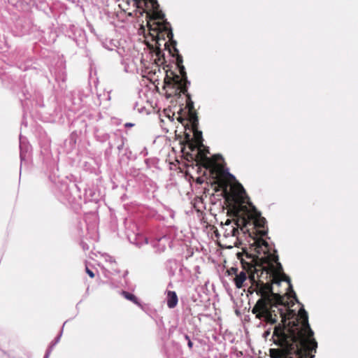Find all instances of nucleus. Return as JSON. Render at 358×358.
<instances>
[{"instance_id": "obj_24", "label": "nucleus", "mask_w": 358, "mask_h": 358, "mask_svg": "<svg viewBox=\"0 0 358 358\" xmlns=\"http://www.w3.org/2000/svg\"><path fill=\"white\" fill-rule=\"evenodd\" d=\"M134 125V124H133V123H130V122H128V123H126V124H125V127H133Z\"/></svg>"}, {"instance_id": "obj_13", "label": "nucleus", "mask_w": 358, "mask_h": 358, "mask_svg": "<svg viewBox=\"0 0 358 358\" xmlns=\"http://www.w3.org/2000/svg\"><path fill=\"white\" fill-rule=\"evenodd\" d=\"M192 130L193 131V138L192 140L199 145L200 154L202 150L201 148L203 147L202 132L198 130V126H196L195 129L194 127H192Z\"/></svg>"}, {"instance_id": "obj_10", "label": "nucleus", "mask_w": 358, "mask_h": 358, "mask_svg": "<svg viewBox=\"0 0 358 358\" xmlns=\"http://www.w3.org/2000/svg\"><path fill=\"white\" fill-rule=\"evenodd\" d=\"M175 56L176 57V64L179 69L180 73L181 76H180V82L188 85L190 84V82L187 80V73L185 71V66L182 64L183 60L181 55L178 52H174Z\"/></svg>"}, {"instance_id": "obj_15", "label": "nucleus", "mask_w": 358, "mask_h": 358, "mask_svg": "<svg viewBox=\"0 0 358 358\" xmlns=\"http://www.w3.org/2000/svg\"><path fill=\"white\" fill-rule=\"evenodd\" d=\"M178 299L176 293L173 291L167 292V306L170 308H175L178 304Z\"/></svg>"}, {"instance_id": "obj_6", "label": "nucleus", "mask_w": 358, "mask_h": 358, "mask_svg": "<svg viewBox=\"0 0 358 358\" xmlns=\"http://www.w3.org/2000/svg\"><path fill=\"white\" fill-rule=\"evenodd\" d=\"M210 173L215 176V183L222 189L226 202L230 203V201L228 199L232 191V187L234 185L241 184L236 180L234 175L225 169L222 164L215 162L210 171Z\"/></svg>"}, {"instance_id": "obj_19", "label": "nucleus", "mask_w": 358, "mask_h": 358, "mask_svg": "<svg viewBox=\"0 0 358 358\" xmlns=\"http://www.w3.org/2000/svg\"><path fill=\"white\" fill-rule=\"evenodd\" d=\"M184 94L187 97L186 106H187V108L188 110H195L194 106V103H193V101L191 99L190 94L187 92L186 94Z\"/></svg>"}, {"instance_id": "obj_7", "label": "nucleus", "mask_w": 358, "mask_h": 358, "mask_svg": "<svg viewBox=\"0 0 358 358\" xmlns=\"http://www.w3.org/2000/svg\"><path fill=\"white\" fill-rule=\"evenodd\" d=\"M164 90L166 91V96L168 98L173 96H180L181 94H186L187 85L180 82V76L173 71L166 74L164 80Z\"/></svg>"}, {"instance_id": "obj_4", "label": "nucleus", "mask_w": 358, "mask_h": 358, "mask_svg": "<svg viewBox=\"0 0 358 358\" xmlns=\"http://www.w3.org/2000/svg\"><path fill=\"white\" fill-rule=\"evenodd\" d=\"M271 295H272L271 294ZM280 299L271 296L268 297V304H266V310H259V312L254 313L253 308L252 313L255 315L256 317L259 320H264L267 324H275L278 317L281 318V326L289 327L295 322H297L299 326L302 324V319L298 314L297 317L292 322L287 321L293 318L295 316V313L293 310L289 308V303L285 301V296L279 293Z\"/></svg>"}, {"instance_id": "obj_21", "label": "nucleus", "mask_w": 358, "mask_h": 358, "mask_svg": "<svg viewBox=\"0 0 358 358\" xmlns=\"http://www.w3.org/2000/svg\"><path fill=\"white\" fill-rule=\"evenodd\" d=\"M229 275H236L238 273V268L235 267H231L228 270Z\"/></svg>"}, {"instance_id": "obj_12", "label": "nucleus", "mask_w": 358, "mask_h": 358, "mask_svg": "<svg viewBox=\"0 0 358 358\" xmlns=\"http://www.w3.org/2000/svg\"><path fill=\"white\" fill-rule=\"evenodd\" d=\"M308 350L306 351V354L303 353L301 355H296V354H285L282 358H313L315 356L313 355V352H316L317 348L312 347V345H308Z\"/></svg>"}, {"instance_id": "obj_11", "label": "nucleus", "mask_w": 358, "mask_h": 358, "mask_svg": "<svg viewBox=\"0 0 358 358\" xmlns=\"http://www.w3.org/2000/svg\"><path fill=\"white\" fill-rule=\"evenodd\" d=\"M198 157H200V161L203 166L205 167L206 169H210V171L212 170L215 163L216 162V160L218 158L221 157V156L219 155H215L213 156L212 158L208 157L203 153V150H201L200 154L199 152H198Z\"/></svg>"}, {"instance_id": "obj_2", "label": "nucleus", "mask_w": 358, "mask_h": 358, "mask_svg": "<svg viewBox=\"0 0 358 358\" xmlns=\"http://www.w3.org/2000/svg\"><path fill=\"white\" fill-rule=\"evenodd\" d=\"M299 315L302 319L301 326L295 322L289 327L280 324L275 327L273 334V343L280 348L270 350L271 358H281L285 354H304V351L308 350L310 345L313 348H317V343L313 338L314 332L308 323L307 312L301 308Z\"/></svg>"}, {"instance_id": "obj_17", "label": "nucleus", "mask_w": 358, "mask_h": 358, "mask_svg": "<svg viewBox=\"0 0 358 358\" xmlns=\"http://www.w3.org/2000/svg\"><path fill=\"white\" fill-rule=\"evenodd\" d=\"M122 295L127 299L132 301L133 303H136V304H139L138 301V299L136 298V296L128 292H126V291H122Z\"/></svg>"}, {"instance_id": "obj_8", "label": "nucleus", "mask_w": 358, "mask_h": 358, "mask_svg": "<svg viewBox=\"0 0 358 358\" xmlns=\"http://www.w3.org/2000/svg\"><path fill=\"white\" fill-rule=\"evenodd\" d=\"M134 4L138 8H141L145 12L146 10L152 11V13L147 12V17H149V20L147 22L148 27V22L152 24L156 20H163L164 18V14L162 11L159 10V5L157 0H133Z\"/></svg>"}, {"instance_id": "obj_3", "label": "nucleus", "mask_w": 358, "mask_h": 358, "mask_svg": "<svg viewBox=\"0 0 358 358\" xmlns=\"http://www.w3.org/2000/svg\"><path fill=\"white\" fill-rule=\"evenodd\" d=\"M228 199L230 201L229 206L231 212L235 216L241 217L243 226L245 228L248 224L252 223L254 228L256 229L255 236L259 237H255L253 243L259 238L263 239L262 237L268 233V230L264 229L266 220L250 201L243 185H234Z\"/></svg>"}, {"instance_id": "obj_25", "label": "nucleus", "mask_w": 358, "mask_h": 358, "mask_svg": "<svg viewBox=\"0 0 358 358\" xmlns=\"http://www.w3.org/2000/svg\"><path fill=\"white\" fill-rule=\"evenodd\" d=\"M185 338L187 341H189V339H190L188 335H185Z\"/></svg>"}, {"instance_id": "obj_1", "label": "nucleus", "mask_w": 358, "mask_h": 358, "mask_svg": "<svg viewBox=\"0 0 358 358\" xmlns=\"http://www.w3.org/2000/svg\"><path fill=\"white\" fill-rule=\"evenodd\" d=\"M251 250L255 254L248 253L246 250L238 252L237 257L240 259L243 269L248 273V278L252 285L258 286L257 294L260 296L253 307V312L266 310L268 297L274 296L280 299L279 293L273 290V285H280L282 281L288 284L287 289L291 292L287 293L288 299L296 296L293 290L291 280L284 272L281 264L278 262L276 251L271 252V246L264 239L259 238L255 243L250 245Z\"/></svg>"}, {"instance_id": "obj_14", "label": "nucleus", "mask_w": 358, "mask_h": 358, "mask_svg": "<svg viewBox=\"0 0 358 358\" xmlns=\"http://www.w3.org/2000/svg\"><path fill=\"white\" fill-rule=\"evenodd\" d=\"M248 278V273L243 269V271H241L239 273L236 275L234 278V283L237 288L240 289L244 286V282Z\"/></svg>"}, {"instance_id": "obj_22", "label": "nucleus", "mask_w": 358, "mask_h": 358, "mask_svg": "<svg viewBox=\"0 0 358 358\" xmlns=\"http://www.w3.org/2000/svg\"><path fill=\"white\" fill-rule=\"evenodd\" d=\"M85 271L91 278H94L95 275H94V272L92 270H90L87 266H86V268H85Z\"/></svg>"}, {"instance_id": "obj_18", "label": "nucleus", "mask_w": 358, "mask_h": 358, "mask_svg": "<svg viewBox=\"0 0 358 358\" xmlns=\"http://www.w3.org/2000/svg\"><path fill=\"white\" fill-rule=\"evenodd\" d=\"M185 138L187 140L188 148L191 151H194L196 148L199 149V145H197L196 143H194L191 140L189 134H186Z\"/></svg>"}, {"instance_id": "obj_26", "label": "nucleus", "mask_w": 358, "mask_h": 358, "mask_svg": "<svg viewBox=\"0 0 358 358\" xmlns=\"http://www.w3.org/2000/svg\"><path fill=\"white\" fill-rule=\"evenodd\" d=\"M281 358H282V357H281Z\"/></svg>"}, {"instance_id": "obj_16", "label": "nucleus", "mask_w": 358, "mask_h": 358, "mask_svg": "<svg viewBox=\"0 0 358 358\" xmlns=\"http://www.w3.org/2000/svg\"><path fill=\"white\" fill-rule=\"evenodd\" d=\"M188 120L192 127L195 129L196 126H199V118L196 110H188Z\"/></svg>"}, {"instance_id": "obj_9", "label": "nucleus", "mask_w": 358, "mask_h": 358, "mask_svg": "<svg viewBox=\"0 0 358 358\" xmlns=\"http://www.w3.org/2000/svg\"><path fill=\"white\" fill-rule=\"evenodd\" d=\"M228 214L232 215L234 218L231 220L227 219L224 224L222 223V229L223 230L224 236L226 238L237 237L239 234V229L243 231L245 227L243 226L241 222V217L235 216L231 212L229 203H228Z\"/></svg>"}, {"instance_id": "obj_23", "label": "nucleus", "mask_w": 358, "mask_h": 358, "mask_svg": "<svg viewBox=\"0 0 358 358\" xmlns=\"http://www.w3.org/2000/svg\"><path fill=\"white\" fill-rule=\"evenodd\" d=\"M187 345H188V347H189V348H192V346H193V343H192V342L191 341V340H190V339H189L188 343H187Z\"/></svg>"}, {"instance_id": "obj_20", "label": "nucleus", "mask_w": 358, "mask_h": 358, "mask_svg": "<svg viewBox=\"0 0 358 358\" xmlns=\"http://www.w3.org/2000/svg\"><path fill=\"white\" fill-rule=\"evenodd\" d=\"M258 288H259L258 286H255V285H253L251 284V285L248 287V292L250 294H253L254 292L257 293Z\"/></svg>"}, {"instance_id": "obj_5", "label": "nucleus", "mask_w": 358, "mask_h": 358, "mask_svg": "<svg viewBox=\"0 0 358 358\" xmlns=\"http://www.w3.org/2000/svg\"><path fill=\"white\" fill-rule=\"evenodd\" d=\"M148 30L152 41H155V47H150L155 49L156 55L155 62L157 66H162L166 62L164 54L161 47L163 45L168 50L169 53L174 57V52H178L176 41L173 40V34L169 23L164 20L163 22H148Z\"/></svg>"}]
</instances>
